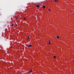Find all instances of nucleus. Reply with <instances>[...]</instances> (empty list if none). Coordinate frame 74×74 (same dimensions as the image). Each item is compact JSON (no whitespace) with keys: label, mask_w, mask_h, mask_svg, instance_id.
<instances>
[{"label":"nucleus","mask_w":74,"mask_h":74,"mask_svg":"<svg viewBox=\"0 0 74 74\" xmlns=\"http://www.w3.org/2000/svg\"><path fill=\"white\" fill-rule=\"evenodd\" d=\"M15 25H16V26H18V25H17V24H16Z\"/></svg>","instance_id":"nucleus-13"},{"label":"nucleus","mask_w":74,"mask_h":74,"mask_svg":"<svg viewBox=\"0 0 74 74\" xmlns=\"http://www.w3.org/2000/svg\"><path fill=\"white\" fill-rule=\"evenodd\" d=\"M54 1H55V2H58V0H54Z\"/></svg>","instance_id":"nucleus-4"},{"label":"nucleus","mask_w":74,"mask_h":74,"mask_svg":"<svg viewBox=\"0 0 74 74\" xmlns=\"http://www.w3.org/2000/svg\"><path fill=\"white\" fill-rule=\"evenodd\" d=\"M51 43V42H50V41H49V44L50 45V44Z\"/></svg>","instance_id":"nucleus-8"},{"label":"nucleus","mask_w":74,"mask_h":74,"mask_svg":"<svg viewBox=\"0 0 74 74\" xmlns=\"http://www.w3.org/2000/svg\"><path fill=\"white\" fill-rule=\"evenodd\" d=\"M24 19H25V20H26V18L25 17H24Z\"/></svg>","instance_id":"nucleus-9"},{"label":"nucleus","mask_w":74,"mask_h":74,"mask_svg":"<svg viewBox=\"0 0 74 74\" xmlns=\"http://www.w3.org/2000/svg\"><path fill=\"white\" fill-rule=\"evenodd\" d=\"M43 8H45V6L44 5L43 6Z\"/></svg>","instance_id":"nucleus-3"},{"label":"nucleus","mask_w":74,"mask_h":74,"mask_svg":"<svg viewBox=\"0 0 74 74\" xmlns=\"http://www.w3.org/2000/svg\"><path fill=\"white\" fill-rule=\"evenodd\" d=\"M14 26V24H12L11 25V26Z\"/></svg>","instance_id":"nucleus-10"},{"label":"nucleus","mask_w":74,"mask_h":74,"mask_svg":"<svg viewBox=\"0 0 74 74\" xmlns=\"http://www.w3.org/2000/svg\"><path fill=\"white\" fill-rule=\"evenodd\" d=\"M14 24L15 25H16V23H14Z\"/></svg>","instance_id":"nucleus-15"},{"label":"nucleus","mask_w":74,"mask_h":74,"mask_svg":"<svg viewBox=\"0 0 74 74\" xmlns=\"http://www.w3.org/2000/svg\"><path fill=\"white\" fill-rule=\"evenodd\" d=\"M49 11H50V9H49Z\"/></svg>","instance_id":"nucleus-14"},{"label":"nucleus","mask_w":74,"mask_h":74,"mask_svg":"<svg viewBox=\"0 0 74 74\" xmlns=\"http://www.w3.org/2000/svg\"><path fill=\"white\" fill-rule=\"evenodd\" d=\"M27 40H28L29 39V37L28 36L27 38Z\"/></svg>","instance_id":"nucleus-5"},{"label":"nucleus","mask_w":74,"mask_h":74,"mask_svg":"<svg viewBox=\"0 0 74 74\" xmlns=\"http://www.w3.org/2000/svg\"><path fill=\"white\" fill-rule=\"evenodd\" d=\"M30 71H31L32 72V69H30Z\"/></svg>","instance_id":"nucleus-11"},{"label":"nucleus","mask_w":74,"mask_h":74,"mask_svg":"<svg viewBox=\"0 0 74 74\" xmlns=\"http://www.w3.org/2000/svg\"><path fill=\"white\" fill-rule=\"evenodd\" d=\"M57 38H58V39L59 38V36H58L57 37Z\"/></svg>","instance_id":"nucleus-6"},{"label":"nucleus","mask_w":74,"mask_h":74,"mask_svg":"<svg viewBox=\"0 0 74 74\" xmlns=\"http://www.w3.org/2000/svg\"><path fill=\"white\" fill-rule=\"evenodd\" d=\"M32 46V45H29L28 46V47H31Z\"/></svg>","instance_id":"nucleus-2"},{"label":"nucleus","mask_w":74,"mask_h":74,"mask_svg":"<svg viewBox=\"0 0 74 74\" xmlns=\"http://www.w3.org/2000/svg\"><path fill=\"white\" fill-rule=\"evenodd\" d=\"M32 71H29V72L30 73H32Z\"/></svg>","instance_id":"nucleus-12"},{"label":"nucleus","mask_w":74,"mask_h":74,"mask_svg":"<svg viewBox=\"0 0 74 74\" xmlns=\"http://www.w3.org/2000/svg\"><path fill=\"white\" fill-rule=\"evenodd\" d=\"M53 58H56V56H54Z\"/></svg>","instance_id":"nucleus-7"},{"label":"nucleus","mask_w":74,"mask_h":74,"mask_svg":"<svg viewBox=\"0 0 74 74\" xmlns=\"http://www.w3.org/2000/svg\"><path fill=\"white\" fill-rule=\"evenodd\" d=\"M36 6L37 7H38V8H39V7H40V5H36Z\"/></svg>","instance_id":"nucleus-1"}]
</instances>
